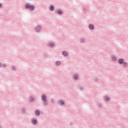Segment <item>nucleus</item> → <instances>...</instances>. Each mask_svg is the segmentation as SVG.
I'll return each instance as SVG.
<instances>
[{
    "mask_svg": "<svg viewBox=\"0 0 128 128\" xmlns=\"http://www.w3.org/2000/svg\"><path fill=\"white\" fill-rule=\"evenodd\" d=\"M25 8H29L30 10H32L34 8V6L33 5H30L28 4H25Z\"/></svg>",
    "mask_w": 128,
    "mask_h": 128,
    "instance_id": "1",
    "label": "nucleus"
},
{
    "mask_svg": "<svg viewBox=\"0 0 128 128\" xmlns=\"http://www.w3.org/2000/svg\"><path fill=\"white\" fill-rule=\"evenodd\" d=\"M42 100H44L45 104H46V96H44V94H42Z\"/></svg>",
    "mask_w": 128,
    "mask_h": 128,
    "instance_id": "2",
    "label": "nucleus"
},
{
    "mask_svg": "<svg viewBox=\"0 0 128 128\" xmlns=\"http://www.w3.org/2000/svg\"><path fill=\"white\" fill-rule=\"evenodd\" d=\"M118 64H124V59L122 58H120L118 60Z\"/></svg>",
    "mask_w": 128,
    "mask_h": 128,
    "instance_id": "3",
    "label": "nucleus"
},
{
    "mask_svg": "<svg viewBox=\"0 0 128 128\" xmlns=\"http://www.w3.org/2000/svg\"><path fill=\"white\" fill-rule=\"evenodd\" d=\"M35 30L37 32H40V26H36L35 28Z\"/></svg>",
    "mask_w": 128,
    "mask_h": 128,
    "instance_id": "4",
    "label": "nucleus"
},
{
    "mask_svg": "<svg viewBox=\"0 0 128 128\" xmlns=\"http://www.w3.org/2000/svg\"><path fill=\"white\" fill-rule=\"evenodd\" d=\"M35 114H36V116H40V111L38 110H36L35 111Z\"/></svg>",
    "mask_w": 128,
    "mask_h": 128,
    "instance_id": "5",
    "label": "nucleus"
},
{
    "mask_svg": "<svg viewBox=\"0 0 128 128\" xmlns=\"http://www.w3.org/2000/svg\"><path fill=\"white\" fill-rule=\"evenodd\" d=\"M89 28L90 30H94V26H92V24H90L89 25Z\"/></svg>",
    "mask_w": 128,
    "mask_h": 128,
    "instance_id": "6",
    "label": "nucleus"
},
{
    "mask_svg": "<svg viewBox=\"0 0 128 128\" xmlns=\"http://www.w3.org/2000/svg\"><path fill=\"white\" fill-rule=\"evenodd\" d=\"M57 14H62V11L58 10L57 11Z\"/></svg>",
    "mask_w": 128,
    "mask_h": 128,
    "instance_id": "7",
    "label": "nucleus"
},
{
    "mask_svg": "<svg viewBox=\"0 0 128 128\" xmlns=\"http://www.w3.org/2000/svg\"><path fill=\"white\" fill-rule=\"evenodd\" d=\"M62 54H63V56H68V52H62Z\"/></svg>",
    "mask_w": 128,
    "mask_h": 128,
    "instance_id": "8",
    "label": "nucleus"
},
{
    "mask_svg": "<svg viewBox=\"0 0 128 128\" xmlns=\"http://www.w3.org/2000/svg\"><path fill=\"white\" fill-rule=\"evenodd\" d=\"M36 120H32V124H36Z\"/></svg>",
    "mask_w": 128,
    "mask_h": 128,
    "instance_id": "9",
    "label": "nucleus"
},
{
    "mask_svg": "<svg viewBox=\"0 0 128 128\" xmlns=\"http://www.w3.org/2000/svg\"><path fill=\"white\" fill-rule=\"evenodd\" d=\"M50 10H54V6H50Z\"/></svg>",
    "mask_w": 128,
    "mask_h": 128,
    "instance_id": "10",
    "label": "nucleus"
},
{
    "mask_svg": "<svg viewBox=\"0 0 128 128\" xmlns=\"http://www.w3.org/2000/svg\"><path fill=\"white\" fill-rule=\"evenodd\" d=\"M60 62L58 61L56 62V66H60Z\"/></svg>",
    "mask_w": 128,
    "mask_h": 128,
    "instance_id": "11",
    "label": "nucleus"
},
{
    "mask_svg": "<svg viewBox=\"0 0 128 128\" xmlns=\"http://www.w3.org/2000/svg\"><path fill=\"white\" fill-rule=\"evenodd\" d=\"M73 78H74V80H76V79L78 78V76L74 75V76H73Z\"/></svg>",
    "mask_w": 128,
    "mask_h": 128,
    "instance_id": "12",
    "label": "nucleus"
},
{
    "mask_svg": "<svg viewBox=\"0 0 128 128\" xmlns=\"http://www.w3.org/2000/svg\"><path fill=\"white\" fill-rule=\"evenodd\" d=\"M60 104L62 105L64 104V101H59Z\"/></svg>",
    "mask_w": 128,
    "mask_h": 128,
    "instance_id": "13",
    "label": "nucleus"
},
{
    "mask_svg": "<svg viewBox=\"0 0 128 128\" xmlns=\"http://www.w3.org/2000/svg\"><path fill=\"white\" fill-rule=\"evenodd\" d=\"M123 66H127V64H126V62H123Z\"/></svg>",
    "mask_w": 128,
    "mask_h": 128,
    "instance_id": "14",
    "label": "nucleus"
},
{
    "mask_svg": "<svg viewBox=\"0 0 128 128\" xmlns=\"http://www.w3.org/2000/svg\"><path fill=\"white\" fill-rule=\"evenodd\" d=\"M49 46H54V44H52V43H50V44H49Z\"/></svg>",
    "mask_w": 128,
    "mask_h": 128,
    "instance_id": "15",
    "label": "nucleus"
},
{
    "mask_svg": "<svg viewBox=\"0 0 128 128\" xmlns=\"http://www.w3.org/2000/svg\"><path fill=\"white\" fill-rule=\"evenodd\" d=\"M112 60H116V58L114 57V58H112Z\"/></svg>",
    "mask_w": 128,
    "mask_h": 128,
    "instance_id": "16",
    "label": "nucleus"
},
{
    "mask_svg": "<svg viewBox=\"0 0 128 128\" xmlns=\"http://www.w3.org/2000/svg\"><path fill=\"white\" fill-rule=\"evenodd\" d=\"M106 100H108V98H106Z\"/></svg>",
    "mask_w": 128,
    "mask_h": 128,
    "instance_id": "17",
    "label": "nucleus"
},
{
    "mask_svg": "<svg viewBox=\"0 0 128 128\" xmlns=\"http://www.w3.org/2000/svg\"><path fill=\"white\" fill-rule=\"evenodd\" d=\"M13 69L14 70H16V68H13Z\"/></svg>",
    "mask_w": 128,
    "mask_h": 128,
    "instance_id": "18",
    "label": "nucleus"
},
{
    "mask_svg": "<svg viewBox=\"0 0 128 128\" xmlns=\"http://www.w3.org/2000/svg\"><path fill=\"white\" fill-rule=\"evenodd\" d=\"M2 6V4H0V7Z\"/></svg>",
    "mask_w": 128,
    "mask_h": 128,
    "instance_id": "19",
    "label": "nucleus"
}]
</instances>
